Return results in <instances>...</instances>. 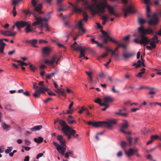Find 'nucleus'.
I'll return each mask as SVG.
<instances>
[{
  "instance_id": "f257e3e1",
  "label": "nucleus",
  "mask_w": 161,
  "mask_h": 161,
  "mask_svg": "<svg viewBox=\"0 0 161 161\" xmlns=\"http://www.w3.org/2000/svg\"><path fill=\"white\" fill-rule=\"evenodd\" d=\"M59 124L62 126L61 130L64 135L67 136L68 139L69 140L71 136L74 138H77L78 136L77 134H75L76 131L71 128L63 120L59 121Z\"/></svg>"
},
{
  "instance_id": "f03ea898",
  "label": "nucleus",
  "mask_w": 161,
  "mask_h": 161,
  "mask_svg": "<svg viewBox=\"0 0 161 161\" xmlns=\"http://www.w3.org/2000/svg\"><path fill=\"white\" fill-rule=\"evenodd\" d=\"M134 41L136 43L141 45L143 44L144 45L149 44L153 48H154L156 47V43H158L159 41L157 35H156L150 39H148L147 37H144L140 40H139L137 38H135Z\"/></svg>"
},
{
  "instance_id": "7ed1b4c3",
  "label": "nucleus",
  "mask_w": 161,
  "mask_h": 161,
  "mask_svg": "<svg viewBox=\"0 0 161 161\" xmlns=\"http://www.w3.org/2000/svg\"><path fill=\"white\" fill-rule=\"evenodd\" d=\"M138 31L139 32V35L138 38L139 40H140L143 38V37H147L145 35L146 33L148 34H153V31L150 28H147L144 29L142 25L141 26L138 28Z\"/></svg>"
},
{
  "instance_id": "20e7f679",
  "label": "nucleus",
  "mask_w": 161,
  "mask_h": 161,
  "mask_svg": "<svg viewBox=\"0 0 161 161\" xmlns=\"http://www.w3.org/2000/svg\"><path fill=\"white\" fill-rule=\"evenodd\" d=\"M102 123V126H105L108 129H112L114 125L117 123L116 120L114 119H108L107 121H101Z\"/></svg>"
},
{
  "instance_id": "39448f33",
  "label": "nucleus",
  "mask_w": 161,
  "mask_h": 161,
  "mask_svg": "<svg viewBox=\"0 0 161 161\" xmlns=\"http://www.w3.org/2000/svg\"><path fill=\"white\" fill-rule=\"evenodd\" d=\"M122 11L124 13V15L125 17H126L128 14L135 12L133 5L131 4L128 6L127 8H123Z\"/></svg>"
},
{
  "instance_id": "423d86ee",
  "label": "nucleus",
  "mask_w": 161,
  "mask_h": 161,
  "mask_svg": "<svg viewBox=\"0 0 161 161\" xmlns=\"http://www.w3.org/2000/svg\"><path fill=\"white\" fill-rule=\"evenodd\" d=\"M38 0H31V3L33 6L35 8V10L38 12L39 14H42L43 13V12L41 10L42 7V4H40L38 6H36V5L38 3Z\"/></svg>"
},
{
  "instance_id": "0eeeda50",
  "label": "nucleus",
  "mask_w": 161,
  "mask_h": 161,
  "mask_svg": "<svg viewBox=\"0 0 161 161\" xmlns=\"http://www.w3.org/2000/svg\"><path fill=\"white\" fill-rule=\"evenodd\" d=\"M53 143L56 147V149L59 153L62 154H64L65 152V147L64 145L61 146L56 142H53Z\"/></svg>"
},
{
  "instance_id": "6e6552de",
  "label": "nucleus",
  "mask_w": 161,
  "mask_h": 161,
  "mask_svg": "<svg viewBox=\"0 0 161 161\" xmlns=\"http://www.w3.org/2000/svg\"><path fill=\"white\" fill-rule=\"evenodd\" d=\"M158 20L157 14L156 13H154L152 15V18L148 20V24L149 25H156L158 24Z\"/></svg>"
},
{
  "instance_id": "1a4fd4ad",
  "label": "nucleus",
  "mask_w": 161,
  "mask_h": 161,
  "mask_svg": "<svg viewBox=\"0 0 161 161\" xmlns=\"http://www.w3.org/2000/svg\"><path fill=\"white\" fill-rule=\"evenodd\" d=\"M28 22L23 21H16L15 24L17 29L19 30L21 28H22L25 26L27 24Z\"/></svg>"
},
{
  "instance_id": "9d476101",
  "label": "nucleus",
  "mask_w": 161,
  "mask_h": 161,
  "mask_svg": "<svg viewBox=\"0 0 161 161\" xmlns=\"http://www.w3.org/2000/svg\"><path fill=\"white\" fill-rule=\"evenodd\" d=\"M123 122V123H122L120 125V131L123 133H126V132L125 131V130L128 128V123L127 121L125 120H124Z\"/></svg>"
},
{
  "instance_id": "9b49d317",
  "label": "nucleus",
  "mask_w": 161,
  "mask_h": 161,
  "mask_svg": "<svg viewBox=\"0 0 161 161\" xmlns=\"http://www.w3.org/2000/svg\"><path fill=\"white\" fill-rule=\"evenodd\" d=\"M122 47L124 49H126V46L124 44H119V46H118L117 47L115 48L114 50V51H112L111 56L114 55L115 56V59H117L118 58H117L119 56V55L118 53H116V51H118V49L119 47Z\"/></svg>"
},
{
  "instance_id": "f8f14e48",
  "label": "nucleus",
  "mask_w": 161,
  "mask_h": 161,
  "mask_svg": "<svg viewBox=\"0 0 161 161\" xmlns=\"http://www.w3.org/2000/svg\"><path fill=\"white\" fill-rule=\"evenodd\" d=\"M138 151L137 149L136 148H130L129 149L128 151H125V153L129 157H130L131 155H133L134 153L137 152Z\"/></svg>"
},
{
  "instance_id": "ddd939ff",
  "label": "nucleus",
  "mask_w": 161,
  "mask_h": 161,
  "mask_svg": "<svg viewBox=\"0 0 161 161\" xmlns=\"http://www.w3.org/2000/svg\"><path fill=\"white\" fill-rule=\"evenodd\" d=\"M57 59V57L55 56H53L50 60L47 59H46L44 61V62L45 64H48L51 65H53L54 62H55Z\"/></svg>"
},
{
  "instance_id": "4468645a",
  "label": "nucleus",
  "mask_w": 161,
  "mask_h": 161,
  "mask_svg": "<svg viewBox=\"0 0 161 161\" xmlns=\"http://www.w3.org/2000/svg\"><path fill=\"white\" fill-rule=\"evenodd\" d=\"M87 124L89 125H92L93 126L96 127H98L102 126V123H101V121L93 122L91 121L87 122Z\"/></svg>"
},
{
  "instance_id": "2eb2a0df",
  "label": "nucleus",
  "mask_w": 161,
  "mask_h": 161,
  "mask_svg": "<svg viewBox=\"0 0 161 161\" xmlns=\"http://www.w3.org/2000/svg\"><path fill=\"white\" fill-rule=\"evenodd\" d=\"M57 140L59 142V143L61 146L64 145L65 147V149L66 148V145L65 144V141L64 139L62 136L58 135L57 137Z\"/></svg>"
},
{
  "instance_id": "dca6fc26",
  "label": "nucleus",
  "mask_w": 161,
  "mask_h": 161,
  "mask_svg": "<svg viewBox=\"0 0 161 161\" xmlns=\"http://www.w3.org/2000/svg\"><path fill=\"white\" fill-rule=\"evenodd\" d=\"M82 49L80 51V55L79 57V58H82V57H83V58H82V59L85 58L86 60L88 59V57L85 56L84 53L86 52V51L87 50V49L85 47L84 48H81Z\"/></svg>"
},
{
  "instance_id": "f3484780",
  "label": "nucleus",
  "mask_w": 161,
  "mask_h": 161,
  "mask_svg": "<svg viewBox=\"0 0 161 161\" xmlns=\"http://www.w3.org/2000/svg\"><path fill=\"white\" fill-rule=\"evenodd\" d=\"M75 44H77V43L76 42H75L73 44L71 45V47L72 48H73L75 51H80L81 49H82L81 48H84V47L81 46L79 45H78V47H77L76 46H74V45Z\"/></svg>"
},
{
  "instance_id": "a211bd4d",
  "label": "nucleus",
  "mask_w": 161,
  "mask_h": 161,
  "mask_svg": "<svg viewBox=\"0 0 161 161\" xmlns=\"http://www.w3.org/2000/svg\"><path fill=\"white\" fill-rule=\"evenodd\" d=\"M114 99L111 97L107 96L104 97L103 99V103H111L113 101Z\"/></svg>"
},
{
  "instance_id": "6ab92c4d",
  "label": "nucleus",
  "mask_w": 161,
  "mask_h": 161,
  "mask_svg": "<svg viewBox=\"0 0 161 161\" xmlns=\"http://www.w3.org/2000/svg\"><path fill=\"white\" fill-rule=\"evenodd\" d=\"M26 27L25 29V32L26 33H28L30 32H34L35 31L32 30L31 28V26L30 24H29L28 22L27 23V24L26 25Z\"/></svg>"
},
{
  "instance_id": "aec40b11",
  "label": "nucleus",
  "mask_w": 161,
  "mask_h": 161,
  "mask_svg": "<svg viewBox=\"0 0 161 161\" xmlns=\"http://www.w3.org/2000/svg\"><path fill=\"white\" fill-rule=\"evenodd\" d=\"M134 53H124L122 54L123 57L125 58H129L132 57Z\"/></svg>"
},
{
  "instance_id": "412c9836",
  "label": "nucleus",
  "mask_w": 161,
  "mask_h": 161,
  "mask_svg": "<svg viewBox=\"0 0 161 161\" xmlns=\"http://www.w3.org/2000/svg\"><path fill=\"white\" fill-rule=\"evenodd\" d=\"M77 25L78 27L79 30H81L83 32H85L86 31L83 28V24L81 22V21H79Z\"/></svg>"
},
{
  "instance_id": "4be33fe9",
  "label": "nucleus",
  "mask_w": 161,
  "mask_h": 161,
  "mask_svg": "<svg viewBox=\"0 0 161 161\" xmlns=\"http://www.w3.org/2000/svg\"><path fill=\"white\" fill-rule=\"evenodd\" d=\"M82 13L83 14V19H81L79 21H81V23H82V21H84L86 22L88 20V16L86 12L83 11Z\"/></svg>"
},
{
  "instance_id": "5701e85b",
  "label": "nucleus",
  "mask_w": 161,
  "mask_h": 161,
  "mask_svg": "<svg viewBox=\"0 0 161 161\" xmlns=\"http://www.w3.org/2000/svg\"><path fill=\"white\" fill-rule=\"evenodd\" d=\"M42 53L45 55H47L49 54L50 50L49 48L47 47H45L42 49Z\"/></svg>"
},
{
  "instance_id": "b1692460",
  "label": "nucleus",
  "mask_w": 161,
  "mask_h": 161,
  "mask_svg": "<svg viewBox=\"0 0 161 161\" xmlns=\"http://www.w3.org/2000/svg\"><path fill=\"white\" fill-rule=\"evenodd\" d=\"M42 128V125H39L35 126L30 129V130L32 131H36L40 130Z\"/></svg>"
},
{
  "instance_id": "393cba45",
  "label": "nucleus",
  "mask_w": 161,
  "mask_h": 161,
  "mask_svg": "<svg viewBox=\"0 0 161 161\" xmlns=\"http://www.w3.org/2000/svg\"><path fill=\"white\" fill-rule=\"evenodd\" d=\"M151 4V3L149 0L148 1V4H146L147 5L146 7V12H147V17H150V9L149 7V5Z\"/></svg>"
},
{
  "instance_id": "a878e982",
  "label": "nucleus",
  "mask_w": 161,
  "mask_h": 161,
  "mask_svg": "<svg viewBox=\"0 0 161 161\" xmlns=\"http://www.w3.org/2000/svg\"><path fill=\"white\" fill-rule=\"evenodd\" d=\"M6 44L4 42H0V53L5 54L3 52Z\"/></svg>"
},
{
  "instance_id": "bb28decb",
  "label": "nucleus",
  "mask_w": 161,
  "mask_h": 161,
  "mask_svg": "<svg viewBox=\"0 0 161 161\" xmlns=\"http://www.w3.org/2000/svg\"><path fill=\"white\" fill-rule=\"evenodd\" d=\"M73 8L74 12L76 13H82L83 12V11L81 9L78 8L77 5H74L73 6Z\"/></svg>"
},
{
  "instance_id": "cd10ccee",
  "label": "nucleus",
  "mask_w": 161,
  "mask_h": 161,
  "mask_svg": "<svg viewBox=\"0 0 161 161\" xmlns=\"http://www.w3.org/2000/svg\"><path fill=\"white\" fill-rule=\"evenodd\" d=\"M55 91L58 94H60L64 96H65L66 95L65 92H64V90L63 89L60 90L59 89H57Z\"/></svg>"
},
{
  "instance_id": "c85d7f7f",
  "label": "nucleus",
  "mask_w": 161,
  "mask_h": 161,
  "mask_svg": "<svg viewBox=\"0 0 161 161\" xmlns=\"http://www.w3.org/2000/svg\"><path fill=\"white\" fill-rule=\"evenodd\" d=\"M52 12H49L46 14L45 17L43 18V20L46 21H48L50 18V14Z\"/></svg>"
},
{
  "instance_id": "c756f323",
  "label": "nucleus",
  "mask_w": 161,
  "mask_h": 161,
  "mask_svg": "<svg viewBox=\"0 0 161 161\" xmlns=\"http://www.w3.org/2000/svg\"><path fill=\"white\" fill-rule=\"evenodd\" d=\"M34 19L36 21L39 22V23L40 24L42 23V22L43 20V18H42L40 16H37L36 15H34Z\"/></svg>"
},
{
  "instance_id": "7c9ffc66",
  "label": "nucleus",
  "mask_w": 161,
  "mask_h": 161,
  "mask_svg": "<svg viewBox=\"0 0 161 161\" xmlns=\"http://www.w3.org/2000/svg\"><path fill=\"white\" fill-rule=\"evenodd\" d=\"M2 125L3 129L4 130H9L10 128V126L9 125H6L4 122L2 123Z\"/></svg>"
},
{
  "instance_id": "2f4dec72",
  "label": "nucleus",
  "mask_w": 161,
  "mask_h": 161,
  "mask_svg": "<svg viewBox=\"0 0 161 161\" xmlns=\"http://www.w3.org/2000/svg\"><path fill=\"white\" fill-rule=\"evenodd\" d=\"M1 33L2 34L6 36H11V32L10 31H1Z\"/></svg>"
},
{
  "instance_id": "473e14b6",
  "label": "nucleus",
  "mask_w": 161,
  "mask_h": 161,
  "mask_svg": "<svg viewBox=\"0 0 161 161\" xmlns=\"http://www.w3.org/2000/svg\"><path fill=\"white\" fill-rule=\"evenodd\" d=\"M34 141L37 143H41L43 141V138L41 137H39L37 138H35L34 139Z\"/></svg>"
},
{
  "instance_id": "72a5a7b5",
  "label": "nucleus",
  "mask_w": 161,
  "mask_h": 161,
  "mask_svg": "<svg viewBox=\"0 0 161 161\" xmlns=\"http://www.w3.org/2000/svg\"><path fill=\"white\" fill-rule=\"evenodd\" d=\"M102 101L101 99L99 98H97L95 100L94 102L96 103H98L100 106H103V105H105L104 103H101Z\"/></svg>"
},
{
  "instance_id": "f704fd0d",
  "label": "nucleus",
  "mask_w": 161,
  "mask_h": 161,
  "mask_svg": "<svg viewBox=\"0 0 161 161\" xmlns=\"http://www.w3.org/2000/svg\"><path fill=\"white\" fill-rule=\"evenodd\" d=\"M37 91H39V92H40L41 93H44V91H47L46 89V88L44 87V86H41L39 88V90H37Z\"/></svg>"
},
{
  "instance_id": "c9c22d12",
  "label": "nucleus",
  "mask_w": 161,
  "mask_h": 161,
  "mask_svg": "<svg viewBox=\"0 0 161 161\" xmlns=\"http://www.w3.org/2000/svg\"><path fill=\"white\" fill-rule=\"evenodd\" d=\"M109 41L113 42L115 44H118V46H119V44H121V43H119L118 42L116 41L114 38H113L111 37L109 38Z\"/></svg>"
},
{
  "instance_id": "e433bc0d",
  "label": "nucleus",
  "mask_w": 161,
  "mask_h": 161,
  "mask_svg": "<svg viewBox=\"0 0 161 161\" xmlns=\"http://www.w3.org/2000/svg\"><path fill=\"white\" fill-rule=\"evenodd\" d=\"M41 93L39 92L37 90H36L35 93L33 94V95L35 97H39Z\"/></svg>"
},
{
  "instance_id": "4c0bfd02",
  "label": "nucleus",
  "mask_w": 161,
  "mask_h": 161,
  "mask_svg": "<svg viewBox=\"0 0 161 161\" xmlns=\"http://www.w3.org/2000/svg\"><path fill=\"white\" fill-rule=\"evenodd\" d=\"M20 2H23L22 0H13L12 1V4L13 5H15Z\"/></svg>"
},
{
  "instance_id": "58836bf2",
  "label": "nucleus",
  "mask_w": 161,
  "mask_h": 161,
  "mask_svg": "<svg viewBox=\"0 0 161 161\" xmlns=\"http://www.w3.org/2000/svg\"><path fill=\"white\" fill-rule=\"evenodd\" d=\"M7 147L8 148L5 151V153L7 154L9 153L11 151L13 148L11 147Z\"/></svg>"
},
{
  "instance_id": "ea45409f",
  "label": "nucleus",
  "mask_w": 161,
  "mask_h": 161,
  "mask_svg": "<svg viewBox=\"0 0 161 161\" xmlns=\"http://www.w3.org/2000/svg\"><path fill=\"white\" fill-rule=\"evenodd\" d=\"M30 69L32 72H35L36 69L37 68L34 66L32 64H31L30 65Z\"/></svg>"
},
{
  "instance_id": "a19ab883",
  "label": "nucleus",
  "mask_w": 161,
  "mask_h": 161,
  "mask_svg": "<svg viewBox=\"0 0 161 161\" xmlns=\"http://www.w3.org/2000/svg\"><path fill=\"white\" fill-rule=\"evenodd\" d=\"M87 111V109L86 108H85L83 107H82L81 108V109L78 111V113L79 114H82L83 113V111Z\"/></svg>"
},
{
  "instance_id": "79ce46f5",
  "label": "nucleus",
  "mask_w": 161,
  "mask_h": 161,
  "mask_svg": "<svg viewBox=\"0 0 161 161\" xmlns=\"http://www.w3.org/2000/svg\"><path fill=\"white\" fill-rule=\"evenodd\" d=\"M30 63H29L28 64L24 62L19 60V65L20 66H27L28 64H30Z\"/></svg>"
},
{
  "instance_id": "37998d69",
  "label": "nucleus",
  "mask_w": 161,
  "mask_h": 161,
  "mask_svg": "<svg viewBox=\"0 0 161 161\" xmlns=\"http://www.w3.org/2000/svg\"><path fill=\"white\" fill-rule=\"evenodd\" d=\"M138 22L139 24L142 25L145 22V20L141 18H138Z\"/></svg>"
},
{
  "instance_id": "c03bdc74",
  "label": "nucleus",
  "mask_w": 161,
  "mask_h": 161,
  "mask_svg": "<svg viewBox=\"0 0 161 161\" xmlns=\"http://www.w3.org/2000/svg\"><path fill=\"white\" fill-rule=\"evenodd\" d=\"M151 138L153 140V141L157 139H158L159 138V137L157 135H155L154 136H153L151 137ZM160 140H161V138H159Z\"/></svg>"
},
{
  "instance_id": "a18cd8bd",
  "label": "nucleus",
  "mask_w": 161,
  "mask_h": 161,
  "mask_svg": "<svg viewBox=\"0 0 161 161\" xmlns=\"http://www.w3.org/2000/svg\"><path fill=\"white\" fill-rule=\"evenodd\" d=\"M110 37L108 35L103 37V42L105 43H106L108 41H109V38Z\"/></svg>"
},
{
  "instance_id": "49530a36",
  "label": "nucleus",
  "mask_w": 161,
  "mask_h": 161,
  "mask_svg": "<svg viewBox=\"0 0 161 161\" xmlns=\"http://www.w3.org/2000/svg\"><path fill=\"white\" fill-rule=\"evenodd\" d=\"M101 32H102L103 34V36H101V37L103 38L104 37L108 36V35L107 34V33L106 32H105V31H104L103 30H101Z\"/></svg>"
},
{
  "instance_id": "de8ad7c7",
  "label": "nucleus",
  "mask_w": 161,
  "mask_h": 161,
  "mask_svg": "<svg viewBox=\"0 0 161 161\" xmlns=\"http://www.w3.org/2000/svg\"><path fill=\"white\" fill-rule=\"evenodd\" d=\"M22 11L25 15H27L31 13V12L29 10H24Z\"/></svg>"
},
{
  "instance_id": "09e8293b",
  "label": "nucleus",
  "mask_w": 161,
  "mask_h": 161,
  "mask_svg": "<svg viewBox=\"0 0 161 161\" xmlns=\"http://www.w3.org/2000/svg\"><path fill=\"white\" fill-rule=\"evenodd\" d=\"M123 39L125 42L128 41L129 40V36H127L123 37Z\"/></svg>"
},
{
  "instance_id": "8fccbe9b",
  "label": "nucleus",
  "mask_w": 161,
  "mask_h": 161,
  "mask_svg": "<svg viewBox=\"0 0 161 161\" xmlns=\"http://www.w3.org/2000/svg\"><path fill=\"white\" fill-rule=\"evenodd\" d=\"M126 139L127 141L129 142V145L131 146V141L132 138L130 136H129L127 137Z\"/></svg>"
},
{
  "instance_id": "3c124183",
  "label": "nucleus",
  "mask_w": 161,
  "mask_h": 161,
  "mask_svg": "<svg viewBox=\"0 0 161 161\" xmlns=\"http://www.w3.org/2000/svg\"><path fill=\"white\" fill-rule=\"evenodd\" d=\"M37 39H32V40H31L30 43L32 45L36 44L37 43Z\"/></svg>"
},
{
  "instance_id": "603ef678",
  "label": "nucleus",
  "mask_w": 161,
  "mask_h": 161,
  "mask_svg": "<svg viewBox=\"0 0 161 161\" xmlns=\"http://www.w3.org/2000/svg\"><path fill=\"white\" fill-rule=\"evenodd\" d=\"M122 148H123L126 145V143L124 141H122L120 144Z\"/></svg>"
},
{
  "instance_id": "864d4df0",
  "label": "nucleus",
  "mask_w": 161,
  "mask_h": 161,
  "mask_svg": "<svg viewBox=\"0 0 161 161\" xmlns=\"http://www.w3.org/2000/svg\"><path fill=\"white\" fill-rule=\"evenodd\" d=\"M44 27L46 28V31H50V29L49 28L48 25L47 23L44 24Z\"/></svg>"
},
{
  "instance_id": "5fc2aeb1",
  "label": "nucleus",
  "mask_w": 161,
  "mask_h": 161,
  "mask_svg": "<svg viewBox=\"0 0 161 161\" xmlns=\"http://www.w3.org/2000/svg\"><path fill=\"white\" fill-rule=\"evenodd\" d=\"M75 120H71L69 119H68V122L69 124L75 122Z\"/></svg>"
},
{
  "instance_id": "6e6d98bb",
  "label": "nucleus",
  "mask_w": 161,
  "mask_h": 161,
  "mask_svg": "<svg viewBox=\"0 0 161 161\" xmlns=\"http://www.w3.org/2000/svg\"><path fill=\"white\" fill-rule=\"evenodd\" d=\"M141 65V64H137L136 63H135L133 64V66H136V67L137 68L139 67Z\"/></svg>"
},
{
  "instance_id": "4d7b16f0",
  "label": "nucleus",
  "mask_w": 161,
  "mask_h": 161,
  "mask_svg": "<svg viewBox=\"0 0 161 161\" xmlns=\"http://www.w3.org/2000/svg\"><path fill=\"white\" fill-rule=\"evenodd\" d=\"M25 145H29L30 143V141L27 139H25Z\"/></svg>"
},
{
  "instance_id": "13d9d810",
  "label": "nucleus",
  "mask_w": 161,
  "mask_h": 161,
  "mask_svg": "<svg viewBox=\"0 0 161 161\" xmlns=\"http://www.w3.org/2000/svg\"><path fill=\"white\" fill-rule=\"evenodd\" d=\"M144 72H145L144 71H142V72H140L139 73H138V75H136V76L137 77H142L141 75L144 74Z\"/></svg>"
},
{
  "instance_id": "bf43d9fd",
  "label": "nucleus",
  "mask_w": 161,
  "mask_h": 161,
  "mask_svg": "<svg viewBox=\"0 0 161 161\" xmlns=\"http://www.w3.org/2000/svg\"><path fill=\"white\" fill-rule=\"evenodd\" d=\"M112 92L114 93H119V91H116L115 89L114 86H113L112 87Z\"/></svg>"
},
{
  "instance_id": "052dcab7",
  "label": "nucleus",
  "mask_w": 161,
  "mask_h": 161,
  "mask_svg": "<svg viewBox=\"0 0 161 161\" xmlns=\"http://www.w3.org/2000/svg\"><path fill=\"white\" fill-rule=\"evenodd\" d=\"M43 155V154L42 153H40L38 154L36 157V158L37 159H38L39 158L42 157Z\"/></svg>"
},
{
  "instance_id": "680f3d73",
  "label": "nucleus",
  "mask_w": 161,
  "mask_h": 161,
  "mask_svg": "<svg viewBox=\"0 0 161 161\" xmlns=\"http://www.w3.org/2000/svg\"><path fill=\"white\" fill-rule=\"evenodd\" d=\"M73 112V110L72 109H69L67 111L66 113L68 114H72Z\"/></svg>"
},
{
  "instance_id": "e2e57ef3",
  "label": "nucleus",
  "mask_w": 161,
  "mask_h": 161,
  "mask_svg": "<svg viewBox=\"0 0 161 161\" xmlns=\"http://www.w3.org/2000/svg\"><path fill=\"white\" fill-rule=\"evenodd\" d=\"M32 84L33 85V88L35 89H36L38 88V86L37 85V84L36 83H35L34 82H32Z\"/></svg>"
},
{
  "instance_id": "0e129e2a",
  "label": "nucleus",
  "mask_w": 161,
  "mask_h": 161,
  "mask_svg": "<svg viewBox=\"0 0 161 161\" xmlns=\"http://www.w3.org/2000/svg\"><path fill=\"white\" fill-rule=\"evenodd\" d=\"M40 24L39 23V22L36 21H35L32 24V25L34 26H36L37 25Z\"/></svg>"
},
{
  "instance_id": "69168bd1",
  "label": "nucleus",
  "mask_w": 161,
  "mask_h": 161,
  "mask_svg": "<svg viewBox=\"0 0 161 161\" xmlns=\"http://www.w3.org/2000/svg\"><path fill=\"white\" fill-rule=\"evenodd\" d=\"M104 104H105V105H104V106H105V108L102 109V110L103 111H105L106 109L108 108V107H109L108 105L106 104L105 103H104Z\"/></svg>"
},
{
  "instance_id": "338daca9",
  "label": "nucleus",
  "mask_w": 161,
  "mask_h": 161,
  "mask_svg": "<svg viewBox=\"0 0 161 161\" xmlns=\"http://www.w3.org/2000/svg\"><path fill=\"white\" fill-rule=\"evenodd\" d=\"M23 93L26 96H29L30 95L29 92L27 91H26L24 92H23Z\"/></svg>"
},
{
  "instance_id": "774afa93",
  "label": "nucleus",
  "mask_w": 161,
  "mask_h": 161,
  "mask_svg": "<svg viewBox=\"0 0 161 161\" xmlns=\"http://www.w3.org/2000/svg\"><path fill=\"white\" fill-rule=\"evenodd\" d=\"M29 158H30L29 156H26L25 157V158L24 160V161H29Z\"/></svg>"
}]
</instances>
